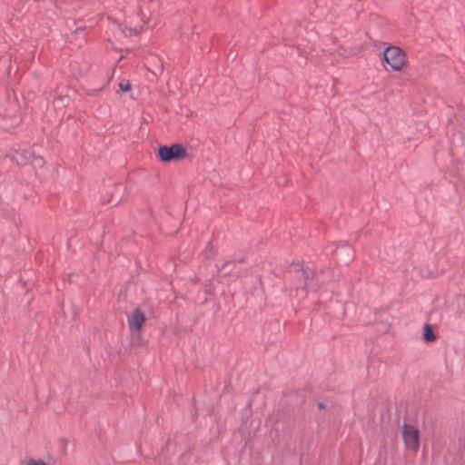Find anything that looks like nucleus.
I'll return each mask as SVG.
<instances>
[{
    "instance_id": "obj_5",
    "label": "nucleus",
    "mask_w": 465,
    "mask_h": 465,
    "mask_svg": "<svg viewBox=\"0 0 465 465\" xmlns=\"http://www.w3.org/2000/svg\"><path fill=\"white\" fill-rule=\"evenodd\" d=\"M144 322V314L140 309L134 311L131 318L129 319V324L135 330L139 331Z\"/></svg>"
},
{
    "instance_id": "obj_10",
    "label": "nucleus",
    "mask_w": 465,
    "mask_h": 465,
    "mask_svg": "<svg viewBox=\"0 0 465 465\" xmlns=\"http://www.w3.org/2000/svg\"><path fill=\"white\" fill-rule=\"evenodd\" d=\"M343 252H351V247L350 246H346V247H342V248L339 249L337 251V255H340Z\"/></svg>"
},
{
    "instance_id": "obj_4",
    "label": "nucleus",
    "mask_w": 465,
    "mask_h": 465,
    "mask_svg": "<svg viewBox=\"0 0 465 465\" xmlns=\"http://www.w3.org/2000/svg\"><path fill=\"white\" fill-rule=\"evenodd\" d=\"M402 439L408 450L417 452L420 448V431L412 425L404 424L401 427Z\"/></svg>"
},
{
    "instance_id": "obj_9",
    "label": "nucleus",
    "mask_w": 465,
    "mask_h": 465,
    "mask_svg": "<svg viewBox=\"0 0 465 465\" xmlns=\"http://www.w3.org/2000/svg\"><path fill=\"white\" fill-rule=\"evenodd\" d=\"M25 465H48L42 460L30 459Z\"/></svg>"
},
{
    "instance_id": "obj_11",
    "label": "nucleus",
    "mask_w": 465,
    "mask_h": 465,
    "mask_svg": "<svg viewBox=\"0 0 465 465\" xmlns=\"http://www.w3.org/2000/svg\"><path fill=\"white\" fill-rule=\"evenodd\" d=\"M463 448H464V450L460 451V460L462 461L463 464H465V441L463 442Z\"/></svg>"
},
{
    "instance_id": "obj_6",
    "label": "nucleus",
    "mask_w": 465,
    "mask_h": 465,
    "mask_svg": "<svg viewBox=\"0 0 465 465\" xmlns=\"http://www.w3.org/2000/svg\"><path fill=\"white\" fill-rule=\"evenodd\" d=\"M297 277L302 278V282L297 287H306L308 285V280L312 277L313 272L309 268H300V265H295Z\"/></svg>"
},
{
    "instance_id": "obj_1",
    "label": "nucleus",
    "mask_w": 465,
    "mask_h": 465,
    "mask_svg": "<svg viewBox=\"0 0 465 465\" xmlns=\"http://www.w3.org/2000/svg\"><path fill=\"white\" fill-rule=\"evenodd\" d=\"M9 156L18 165L31 163L34 167H42L45 164L43 157L36 156L33 152L25 149L14 150Z\"/></svg>"
},
{
    "instance_id": "obj_3",
    "label": "nucleus",
    "mask_w": 465,
    "mask_h": 465,
    "mask_svg": "<svg viewBox=\"0 0 465 465\" xmlns=\"http://www.w3.org/2000/svg\"><path fill=\"white\" fill-rule=\"evenodd\" d=\"M158 155L162 162L169 163L185 158L186 150L179 143L171 146L163 145L159 148Z\"/></svg>"
},
{
    "instance_id": "obj_7",
    "label": "nucleus",
    "mask_w": 465,
    "mask_h": 465,
    "mask_svg": "<svg viewBox=\"0 0 465 465\" xmlns=\"http://www.w3.org/2000/svg\"><path fill=\"white\" fill-rule=\"evenodd\" d=\"M423 336H424L425 341H430V342L434 341L436 340V335L432 331V328L430 324H426L424 326Z\"/></svg>"
},
{
    "instance_id": "obj_8",
    "label": "nucleus",
    "mask_w": 465,
    "mask_h": 465,
    "mask_svg": "<svg viewBox=\"0 0 465 465\" xmlns=\"http://www.w3.org/2000/svg\"><path fill=\"white\" fill-rule=\"evenodd\" d=\"M119 88L123 91V92H127L130 90L131 88V85H130V83L126 80H124L122 81L120 84H119Z\"/></svg>"
},
{
    "instance_id": "obj_2",
    "label": "nucleus",
    "mask_w": 465,
    "mask_h": 465,
    "mask_svg": "<svg viewBox=\"0 0 465 465\" xmlns=\"http://www.w3.org/2000/svg\"><path fill=\"white\" fill-rule=\"evenodd\" d=\"M385 62L394 71H400L406 64V54L398 46H389L383 53Z\"/></svg>"
},
{
    "instance_id": "obj_12",
    "label": "nucleus",
    "mask_w": 465,
    "mask_h": 465,
    "mask_svg": "<svg viewBox=\"0 0 465 465\" xmlns=\"http://www.w3.org/2000/svg\"><path fill=\"white\" fill-rule=\"evenodd\" d=\"M319 407H320V408H323L322 403H320V404H319Z\"/></svg>"
}]
</instances>
